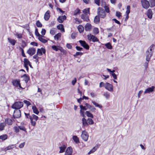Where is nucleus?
I'll list each match as a JSON object with an SVG mask.
<instances>
[{
  "label": "nucleus",
  "mask_w": 155,
  "mask_h": 155,
  "mask_svg": "<svg viewBox=\"0 0 155 155\" xmlns=\"http://www.w3.org/2000/svg\"><path fill=\"white\" fill-rule=\"evenodd\" d=\"M87 121L89 124H93L94 123V122L93 120L90 118H89L87 119Z\"/></svg>",
  "instance_id": "51"
},
{
  "label": "nucleus",
  "mask_w": 155,
  "mask_h": 155,
  "mask_svg": "<svg viewBox=\"0 0 155 155\" xmlns=\"http://www.w3.org/2000/svg\"><path fill=\"white\" fill-rule=\"evenodd\" d=\"M31 119H30L31 123V125L35 126L36 125V121H37L38 119V117L37 116L32 114L31 115Z\"/></svg>",
  "instance_id": "6"
},
{
  "label": "nucleus",
  "mask_w": 155,
  "mask_h": 155,
  "mask_svg": "<svg viewBox=\"0 0 155 155\" xmlns=\"http://www.w3.org/2000/svg\"><path fill=\"white\" fill-rule=\"evenodd\" d=\"M141 3L143 8L145 9H148L150 6L149 1L147 0H141Z\"/></svg>",
  "instance_id": "5"
},
{
  "label": "nucleus",
  "mask_w": 155,
  "mask_h": 155,
  "mask_svg": "<svg viewBox=\"0 0 155 155\" xmlns=\"http://www.w3.org/2000/svg\"><path fill=\"white\" fill-rule=\"evenodd\" d=\"M36 25L37 27L41 28L42 27V25L40 21L38 20L36 22Z\"/></svg>",
  "instance_id": "46"
},
{
  "label": "nucleus",
  "mask_w": 155,
  "mask_h": 155,
  "mask_svg": "<svg viewBox=\"0 0 155 155\" xmlns=\"http://www.w3.org/2000/svg\"><path fill=\"white\" fill-rule=\"evenodd\" d=\"M19 128L20 130H22L26 133L27 132L26 129L25 128L24 126H19Z\"/></svg>",
  "instance_id": "43"
},
{
  "label": "nucleus",
  "mask_w": 155,
  "mask_h": 155,
  "mask_svg": "<svg viewBox=\"0 0 155 155\" xmlns=\"http://www.w3.org/2000/svg\"><path fill=\"white\" fill-rule=\"evenodd\" d=\"M45 50L43 48H41V49H38L37 54L39 56H41L42 54V53L45 54Z\"/></svg>",
  "instance_id": "13"
},
{
  "label": "nucleus",
  "mask_w": 155,
  "mask_h": 155,
  "mask_svg": "<svg viewBox=\"0 0 155 155\" xmlns=\"http://www.w3.org/2000/svg\"><path fill=\"white\" fill-rule=\"evenodd\" d=\"M36 49L34 48H29L27 51V52L30 55L32 56L35 53Z\"/></svg>",
  "instance_id": "12"
},
{
  "label": "nucleus",
  "mask_w": 155,
  "mask_h": 155,
  "mask_svg": "<svg viewBox=\"0 0 155 155\" xmlns=\"http://www.w3.org/2000/svg\"><path fill=\"white\" fill-rule=\"evenodd\" d=\"M149 2L150 4V6L153 7L155 6V0H149Z\"/></svg>",
  "instance_id": "30"
},
{
  "label": "nucleus",
  "mask_w": 155,
  "mask_h": 155,
  "mask_svg": "<svg viewBox=\"0 0 155 155\" xmlns=\"http://www.w3.org/2000/svg\"><path fill=\"white\" fill-rule=\"evenodd\" d=\"M22 77L24 78L25 81V82L27 83L29 79L28 76L26 74H24Z\"/></svg>",
  "instance_id": "34"
},
{
  "label": "nucleus",
  "mask_w": 155,
  "mask_h": 155,
  "mask_svg": "<svg viewBox=\"0 0 155 155\" xmlns=\"http://www.w3.org/2000/svg\"><path fill=\"white\" fill-rule=\"evenodd\" d=\"M76 33L75 32L72 33L71 35V37L72 39H74L75 38L76 36Z\"/></svg>",
  "instance_id": "55"
},
{
  "label": "nucleus",
  "mask_w": 155,
  "mask_h": 155,
  "mask_svg": "<svg viewBox=\"0 0 155 155\" xmlns=\"http://www.w3.org/2000/svg\"><path fill=\"white\" fill-rule=\"evenodd\" d=\"M32 109L33 110V112L37 115H38L39 113V112L37 108L35 106L32 107Z\"/></svg>",
  "instance_id": "23"
},
{
  "label": "nucleus",
  "mask_w": 155,
  "mask_h": 155,
  "mask_svg": "<svg viewBox=\"0 0 155 155\" xmlns=\"http://www.w3.org/2000/svg\"><path fill=\"white\" fill-rule=\"evenodd\" d=\"M55 31L54 30V28H52V29H51L50 31V33L52 35H54L55 34Z\"/></svg>",
  "instance_id": "62"
},
{
  "label": "nucleus",
  "mask_w": 155,
  "mask_h": 155,
  "mask_svg": "<svg viewBox=\"0 0 155 155\" xmlns=\"http://www.w3.org/2000/svg\"><path fill=\"white\" fill-rule=\"evenodd\" d=\"M15 35L18 38H22V34H21L16 33L15 34Z\"/></svg>",
  "instance_id": "52"
},
{
  "label": "nucleus",
  "mask_w": 155,
  "mask_h": 155,
  "mask_svg": "<svg viewBox=\"0 0 155 155\" xmlns=\"http://www.w3.org/2000/svg\"><path fill=\"white\" fill-rule=\"evenodd\" d=\"M21 116V112L20 110L18 109L15 110L14 111L13 117L14 118H18Z\"/></svg>",
  "instance_id": "9"
},
{
  "label": "nucleus",
  "mask_w": 155,
  "mask_h": 155,
  "mask_svg": "<svg viewBox=\"0 0 155 155\" xmlns=\"http://www.w3.org/2000/svg\"><path fill=\"white\" fill-rule=\"evenodd\" d=\"M82 120L83 124L84 126L86 127L88 126V123L86 120L84 118H83Z\"/></svg>",
  "instance_id": "33"
},
{
  "label": "nucleus",
  "mask_w": 155,
  "mask_h": 155,
  "mask_svg": "<svg viewBox=\"0 0 155 155\" xmlns=\"http://www.w3.org/2000/svg\"><path fill=\"white\" fill-rule=\"evenodd\" d=\"M72 139L76 143H78L79 142V139L76 136H73Z\"/></svg>",
  "instance_id": "36"
},
{
  "label": "nucleus",
  "mask_w": 155,
  "mask_h": 155,
  "mask_svg": "<svg viewBox=\"0 0 155 155\" xmlns=\"http://www.w3.org/2000/svg\"><path fill=\"white\" fill-rule=\"evenodd\" d=\"M24 102L26 104L27 106H29L31 105L30 103L27 101L24 100Z\"/></svg>",
  "instance_id": "59"
},
{
  "label": "nucleus",
  "mask_w": 155,
  "mask_h": 155,
  "mask_svg": "<svg viewBox=\"0 0 155 155\" xmlns=\"http://www.w3.org/2000/svg\"><path fill=\"white\" fill-rule=\"evenodd\" d=\"M52 48L55 51H58L59 49L55 45H53L52 46Z\"/></svg>",
  "instance_id": "56"
},
{
  "label": "nucleus",
  "mask_w": 155,
  "mask_h": 155,
  "mask_svg": "<svg viewBox=\"0 0 155 155\" xmlns=\"http://www.w3.org/2000/svg\"><path fill=\"white\" fill-rule=\"evenodd\" d=\"M78 29L80 32L81 33L83 32L84 28L81 25H79L78 27Z\"/></svg>",
  "instance_id": "31"
},
{
  "label": "nucleus",
  "mask_w": 155,
  "mask_h": 155,
  "mask_svg": "<svg viewBox=\"0 0 155 155\" xmlns=\"http://www.w3.org/2000/svg\"><path fill=\"white\" fill-rule=\"evenodd\" d=\"M104 87L106 89L112 92L113 91V85L108 83L107 82L105 84Z\"/></svg>",
  "instance_id": "10"
},
{
  "label": "nucleus",
  "mask_w": 155,
  "mask_h": 155,
  "mask_svg": "<svg viewBox=\"0 0 155 155\" xmlns=\"http://www.w3.org/2000/svg\"><path fill=\"white\" fill-rule=\"evenodd\" d=\"M74 20L75 21V22L76 23L78 24H80L81 22V21L79 20L78 18H74Z\"/></svg>",
  "instance_id": "60"
},
{
  "label": "nucleus",
  "mask_w": 155,
  "mask_h": 155,
  "mask_svg": "<svg viewBox=\"0 0 155 155\" xmlns=\"http://www.w3.org/2000/svg\"><path fill=\"white\" fill-rule=\"evenodd\" d=\"M98 147L97 146H95L88 153V154H90L94 152L97 149Z\"/></svg>",
  "instance_id": "28"
},
{
  "label": "nucleus",
  "mask_w": 155,
  "mask_h": 155,
  "mask_svg": "<svg viewBox=\"0 0 155 155\" xmlns=\"http://www.w3.org/2000/svg\"><path fill=\"white\" fill-rule=\"evenodd\" d=\"M57 28L58 29L60 30L62 32H64V26L63 25L59 24V25L57 26Z\"/></svg>",
  "instance_id": "26"
},
{
  "label": "nucleus",
  "mask_w": 155,
  "mask_h": 155,
  "mask_svg": "<svg viewBox=\"0 0 155 155\" xmlns=\"http://www.w3.org/2000/svg\"><path fill=\"white\" fill-rule=\"evenodd\" d=\"M80 10L78 8H77L75 10L74 12V15H76L77 14L80 13Z\"/></svg>",
  "instance_id": "48"
},
{
  "label": "nucleus",
  "mask_w": 155,
  "mask_h": 155,
  "mask_svg": "<svg viewBox=\"0 0 155 155\" xmlns=\"http://www.w3.org/2000/svg\"><path fill=\"white\" fill-rule=\"evenodd\" d=\"M87 37V39L89 41H92L94 42L99 41V40L96 37L91 34L88 35Z\"/></svg>",
  "instance_id": "3"
},
{
  "label": "nucleus",
  "mask_w": 155,
  "mask_h": 155,
  "mask_svg": "<svg viewBox=\"0 0 155 155\" xmlns=\"http://www.w3.org/2000/svg\"><path fill=\"white\" fill-rule=\"evenodd\" d=\"M60 150L59 151V153H61L64 152L66 148V147L64 146L63 145L61 147H59Z\"/></svg>",
  "instance_id": "32"
},
{
  "label": "nucleus",
  "mask_w": 155,
  "mask_h": 155,
  "mask_svg": "<svg viewBox=\"0 0 155 155\" xmlns=\"http://www.w3.org/2000/svg\"><path fill=\"white\" fill-rule=\"evenodd\" d=\"M92 103L96 107H98L99 108L102 107V106L98 104L97 103H96L94 101H92Z\"/></svg>",
  "instance_id": "42"
},
{
  "label": "nucleus",
  "mask_w": 155,
  "mask_h": 155,
  "mask_svg": "<svg viewBox=\"0 0 155 155\" xmlns=\"http://www.w3.org/2000/svg\"><path fill=\"white\" fill-rule=\"evenodd\" d=\"M16 147V145L15 144H12L6 147L5 149V151L10 150L11 149H12L15 147Z\"/></svg>",
  "instance_id": "24"
},
{
  "label": "nucleus",
  "mask_w": 155,
  "mask_h": 155,
  "mask_svg": "<svg viewBox=\"0 0 155 155\" xmlns=\"http://www.w3.org/2000/svg\"><path fill=\"white\" fill-rule=\"evenodd\" d=\"M105 45L106 46L107 48L109 49H111L112 48V46L109 43H108L105 44Z\"/></svg>",
  "instance_id": "40"
},
{
  "label": "nucleus",
  "mask_w": 155,
  "mask_h": 155,
  "mask_svg": "<svg viewBox=\"0 0 155 155\" xmlns=\"http://www.w3.org/2000/svg\"><path fill=\"white\" fill-rule=\"evenodd\" d=\"M111 74L113 76V78L114 79H117V75L114 73H111Z\"/></svg>",
  "instance_id": "63"
},
{
  "label": "nucleus",
  "mask_w": 155,
  "mask_h": 155,
  "mask_svg": "<svg viewBox=\"0 0 155 155\" xmlns=\"http://www.w3.org/2000/svg\"><path fill=\"white\" fill-rule=\"evenodd\" d=\"M14 86L18 88H22L21 87L19 80H13L12 82Z\"/></svg>",
  "instance_id": "8"
},
{
  "label": "nucleus",
  "mask_w": 155,
  "mask_h": 155,
  "mask_svg": "<svg viewBox=\"0 0 155 155\" xmlns=\"http://www.w3.org/2000/svg\"><path fill=\"white\" fill-rule=\"evenodd\" d=\"M5 123L8 125H11L12 124V121L11 119L7 118L5 119Z\"/></svg>",
  "instance_id": "29"
},
{
  "label": "nucleus",
  "mask_w": 155,
  "mask_h": 155,
  "mask_svg": "<svg viewBox=\"0 0 155 155\" xmlns=\"http://www.w3.org/2000/svg\"><path fill=\"white\" fill-rule=\"evenodd\" d=\"M80 108H81V110H86L87 109V108H86L85 107L83 106V105H81L80 106Z\"/></svg>",
  "instance_id": "61"
},
{
  "label": "nucleus",
  "mask_w": 155,
  "mask_h": 155,
  "mask_svg": "<svg viewBox=\"0 0 155 155\" xmlns=\"http://www.w3.org/2000/svg\"><path fill=\"white\" fill-rule=\"evenodd\" d=\"M154 46V45H152L147 49L146 52V60L147 61L149 62L150 60V58L152 54V48Z\"/></svg>",
  "instance_id": "1"
},
{
  "label": "nucleus",
  "mask_w": 155,
  "mask_h": 155,
  "mask_svg": "<svg viewBox=\"0 0 155 155\" xmlns=\"http://www.w3.org/2000/svg\"><path fill=\"white\" fill-rule=\"evenodd\" d=\"M91 25L89 23H87L85 26V30L87 31H90L91 29Z\"/></svg>",
  "instance_id": "21"
},
{
  "label": "nucleus",
  "mask_w": 155,
  "mask_h": 155,
  "mask_svg": "<svg viewBox=\"0 0 155 155\" xmlns=\"http://www.w3.org/2000/svg\"><path fill=\"white\" fill-rule=\"evenodd\" d=\"M97 14L101 18H104L106 16V13L104 10L99 7L97 9Z\"/></svg>",
  "instance_id": "4"
},
{
  "label": "nucleus",
  "mask_w": 155,
  "mask_h": 155,
  "mask_svg": "<svg viewBox=\"0 0 155 155\" xmlns=\"http://www.w3.org/2000/svg\"><path fill=\"white\" fill-rule=\"evenodd\" d=\"M23 104L21 101L15 102L12 106V108L15 110H19L23 107Z\"/></svg>",
  "instance_id": "2"
},
{
  "label": "nucleus",
  "mask_w": 155,
  "mask_h": 155,
  "mask_svg": "<svg viewBox=\"0 0 155 155\" xmlns=\"http://www.w3.org/2000/svg\"><path fill=\"white\" fill-rule=\"evenodd\" d=\"M35 35L36 36H38V37H39L40 36H41V35H40L39 34V32L38 31V30L37 28H36V29H35Z\"/></svg>",
  "instance_id": "54"
},
{
  "label": "nucleus",
  "mask_w": 155,
  "mask_h": 155,
  "mask_svg": "<svg viewBox=\"0 0 155 155\" xmlns=\"http://www.w3.org/2000/svg\"><path fill=\"white\" fill-rule=\"evenodd\" d=\"M77 81V80L76 78H74V79L72 81V84L73 85H74Z\"/></svg>",
  "instance_id": "64"
},
{
  "label": "nucleus",
  "mask_w": 155,
  "mask_h": 155,
  "mask_svg": "<svg viewBox=\"0 0 155 155\" xmlns=\"http://www.w3.org/2000/svg\"><path fill=\"white\" fill-rule=\"evenodd\" d=\"M86 115L88 117H91V118H93V116L92 115V114H91V113H90L88 111H86Z\"/></svg>",
  "instance_id": "39"
},
{
  "label": "nucleus",
  "mask_w": 155,
  "mask_h": 155,
  "mask_svg": "<svg viewBox=\"0 0 155 155\" xmlns=\"http://www.w3.org/2000/svg\"><path fill=\"white\" fill-rule=\"evenodd\" d=\"M83 54V53L81 52H77L76 54L74 55V57H76L78 55H81Z\"/></svg>",
  "instance_id": "53"
},
{
  "label": "nucleus",
  "mask_w": 155,
  "mask_h": 155,
  "mask_svg": "<svg viewBox=\"0 0 155 155\" xmlns=\"http://www.w3.org/2000/svg\"><path fill=\"white\" fill-rule=\"evenodd\" d=\"M66 17L65 15L63 16H59L58 18V21L59 22L62 23L63 22L64 20H66Z\"/></svg>",
  "instance_id": "16"
},
{
  "label": "nucleus",
  "mask_w": 155,
  "mask_h": 155,
  "mask_svg": "<svg viewBox=\"0 0 155 155\" xmlns=\"http://www.w3.org/2000/svg\"><path fill=\"white\" fill-rule=\"evenodd\" d=\"M90 12V8H87L84 9L83 11V12L85 14H88Z\"/></svg>",
  "instance_id": "44"
},
{
  "label": "nucleus",
  "mask_w": 155,
  "mask_h": 155,
  "mask_svg": "<svg viewBox=\"0 0 155 155\" xmlns=\"http://www.w3.org/2000/svg\"><path fill=\"white\" fill-rule=\"evenodd\" d=\"M130 6L129 5H128L127 7V11L126 13L127 15H128L130 12Z\"/></svg>",
  "instance_id": "47"
},
{
  "label": "nucleus",
  "mask_w": 155,
  "mask_h": 155,
  "mask_svg": "<svg viewBox=\"0 0 155 155\" xmlns=\"http://www.w3.org/2000/svg\"><path fill=\"white\" fill-rule=\"evenodd\" d=\"M5 126V124L3 123H1L0 124V130H4Z\"/></svg>",
  "instance_id": "45"
},
{
  "label": "nucleus",
  "mask_w": 155,
  "mask_h": 155,
  "mask_svg": "<svg viewBox=\"0 0 155 155\" xmlns=\"http://www.w3.org/2000/svg\"><path fill=\"white\" fill-rule=\"evenodd\" d=\"M100 21L99 17L98 16H96L94 18V21L95 23H97L99 22Z\"/></svg>",
  "instance_id": "38"
},
{
  "label": "nucleus",
  "mask_w": 155,
  "mask_h": 155,
  "mask_svg": "<svg viewBox=\"0 0 155 155\" xmlns=\"http://www.w3.org/2000/svg\"><path fill=\"white\" fill-rule=\"evenodd\" d=\"M24 114L27 118L29 119L30 120L31 119V115L30 116L29 113H25Z\"/></svg>",
  "instance_id": "49"
},
{
  "label": "nucleus",
  "mask_w": 155,
  "mask_h": 155,
  "mask_svg": "<svg viewBox=\"0 0 155 155\" xmlns=\"http://www.w3.org/2000/svg\"><path fill=\"white\" fill-rule=\"evenodd\" d=\"M61 33H58L54 36V38L55 40H58L61 36Z\"/></svg>",
  "instance_id": "35"
},
{
  "label": "nucleus",
  "mask_w": 155,
  "mask_h": 155,
  "mask_svg": "<svg viewBox=\"0 0 155 155\" xmlns=\"http://www.w3.org/2000/svg\"><path fill=\"white\" fill-rule=\"evenodd\" d=\"M103 95L107 99H109L110 98V93L107 91H106L104 93Z\"/></svg>",
  "instance_id": "22"
},
{
  "label": "nucleus",
  "mask_w": 155,
  "mask_h": 155,
  "mask_svg": "<svg viewBox=\"0 0 155 155\" xmlns=\"http://www.w3.org/2000/svg\"><path fill=\"white\" fill-rule=\"evenodd\" d=\"M44 36L41 35V36H40L39 37H38V38L39 41L42 43H46L47 42L48 40L44 38Z\"/></svg>",
  "instance_id": "20"
},
{
  "label": "nucleus",
  "mask_w": 155,
  "mask_h": 155,
  "mask_svg": "<svg viewBox=\"0 0 155 155\" xmlns=\"http://www.w3.org/2000/svg\"><path fill=\"white\" fill-rule=\"evenodd\" d=\"M8 41L13 46L15 45L16 42L15 40L9 38H8Z\"/></svg>",
  "instance_id": "19"
},
{
  "label": "nucleus",
  "mask_w": 155,
  "mask_h": 155,
  "mask_svg": "<svg viewBox=\"0 0 155 155\" xmlns=\"http://www.w3.org/2000/svg\"><path fill=\"white\" fill-rule=\"evenodd\" d=\"M81 137L84 141H86L88 140L89 135L87 132L85 130H83L82 132Z\"/></svg>",
  "instance_id": "7"
},
{
  "label": "nucleus",
  "mask_w": 155,
  "mask_h": 155,
  "mask_svg": "<svg viewBox=\"0 0 155 155\" xmlns=\"http://www.w3.org/2000/svg\"><path fill=\"white\" fill-rule=\"evenodd\" d=\"M50 12L49 10L45 12L44 16V18L45 20L48 21V20L50 17Z\"/></svg>",
  "instance_id": "15"
},
{
  "label": "nucleus",
  "mask_w": 155,
  "mask_h": 155,
  "mask_svg": "<svg viewBox=\"0 0 155 155\" xmlns=\"http://www.w3.org/2000/svg\"><path fill=\"white\" fill-rule=\"evenodd\" d=\"M30 63V61L27 58H24V65H28Z\"/></svg>",
  "instance_id": "41"
},
{
  "label": "nucleus",
  "mask_w": 155,
  "mask_h": 155,
  "mask_svg": "<svg viewBox=\"0 0 155 155\" xmlns=\"http://www.w3.org/2000/svg\"><path fill=\"white\" fill-rule=\"evenodd\" d=\"M72 148L71 147L68 148L65 151V155H71L72 154Z\"/></svg>",
  "instance_id": "18"
},
{
  "label": "nucleus",
  "mask_w": 155,
  "mask_h": 155,
  "mask_svg": "<svg viewBox=\"0 0 155 155\" xmlns=\"http://www.w3.org/2000/svg\"><path fill=\"white\" fill-rule=\"evenodd\" d=\"M8 135L7 134H3L0 136V140L4 141L7 139Z\"/></svg>",
  "instance_id": "25"
},
{
  "label": "nucleus",
  "mask_w": 155,
  "mask_h": 155,
  "mask_svg": "<svg viewBox=\"0 0 155 155\" xmlns=\"http://www.w3.org/2000/svg\"><path fill=\"white\" fill-rule=\"evenodd\" d=\"M93 33L94 35H96L99 33V31L97 28H95L93 30Z\"/></svg>",
  "instance_id": "37"
},
{
  "label": "nucleus",
  "mask_w": 155,
  "mask_h": 155,
  "mask_svg": "<svg viewBox=\"0 0 155 155\" xmlns=\"http://www.w3.org/2000/svg\"><path fill=\"white\" fill-rule=\"evenodd\" d=\"M46 33V30L44 28H42V30L41 32V33L42 35H41L42 36H43L45 35V34Z\"/></svg>",
  "instance_id": "58"
},
{
  "label": "nucleus",
  "mask_w": 155,
  "mask_h": 155,
  "mask_svg": "<svg viewBox=\"0 0 155 155\" xmlns=\"http://www.w3.org/2000/svg\"><path fill=\"white\" fill-rule=\"evenodd\" d=\"M14 129L15 130V131L16 133H18L19 132V126L18 127H14Z\"/></svg>",
  "instance_id": "57"
},
{
  "label": "nucleus",
  "mask_w": 155,
  "mask_h": 155,
  "mask_svg": "<svg viewBox=\"0 0 155 155\" xmlns=\"http://www.w3.org/2000/svg\"><path fill=\"white\" fill-rule=\"evenodd\" d=\"M81 18L83 19L84 21H88L89 20L88 17L83 14L81 15Z\"/></svg>",
  "instance_id": "27"
},
{
  "label": "nucleus",
  "mask_w": 155,
  "mask_h": 155,
  "mask_svg": "<svg viewBox=\"0 0 155 155\" xmlns=\"http://www.w3.org/2000/svg\"><path fill=\"white\" fill-rule=\"evenodd\" d=\"M155 89V87L152 86L151 87H149L146 89L144 92V94L150 93L154 91Z\"/></svg>",
  "instance_id": "14"
},
{
  "label": "nucleus",
  "mask_w": 155,
  "mask_h": 155,
  "mask_svg": "<svg viewBox=\"0 0 155 155\" xmlns=\"http://www.w3.org/2000/svg\"><path fill=\"white\" fill-rule=\"evenodd\" d=\"M147 15L148 17L151 19L152 18L153 13L152 10L150 9H148L147 12Z\"/></svg>",
  "instance_id": "17"
},
{
  "label": "nucleus",
  "mask_w": 155,
  "mask_h": 155,
  "mask_svg": "<svg viewBox=\"0 0 155 155\" xmlns=\"http://www.w3.org/2000/svg\"><path fill=\"white\" fill-rule=\"evenodd\" d=\"M116 15L118 18H119L121 17V13L119 12H116Z\"/></svg>",
  "instance_id": "50"
},
{
  "label": "nucleus",
  "mask_w": 155,
  "mask_h": 155,
  "mask_svg": "<svg viewBox=\"0 0 155 155\" xmlns=\"http://www.w3.org/2000/svg\"><path fill=\"white\" fill-rule=\"evenodd\" d=\"M81 46L83 47L86 49L88 50L89 48V46L84 41L79 40V41Z\"/></svg>",
  "instance_id": "11"
}]
</instances>
